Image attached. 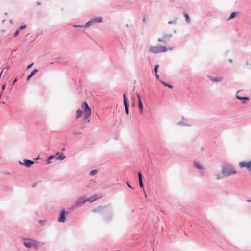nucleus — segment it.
Segmentation results:
<instances>
[{
	"mask_svg": "<svg viewBox=\"0 0 251 251\" xmlns=\"http://www.w3.org/2000/svg\"><path fill=\"white\" fill-rule=\"evenodd\" d=\"M46 222V221L45 220H39V223L41 224L42 225H44V224Z\"/></svg>",
	"mask_w": 251,
	"mask_h": 251,
	"instance_id": "obj_39",
	"label": "nucleus"
},
{
	"mask_svg": "<svg viewBox=\"0 0 251 251\" xmlns=\"http://www.w3.org/2000/svg\"><path fill=\"white\" fill-rule=\"evenodd\" d=\"M17 81V78H16L13 81V83L12 84V86H13L14 84L16 83V82Z\"/></svg>",
	"mask_w": 251,
	"mask_h": 251,
	"instance_id": "obj_44",
	"label": "nucleus"
},
{
	"mask_svg": "<svg viewBox=\"0 0 251 251\" xmlns=\"http://www.w3.org/2000/svg\"><path fill=\"white\" fill-rule=\"evenodd\" d=\"M73 134L74 135H80V134H81V132L74 131L73 132Z\"/></svg>",
	"mask_w": 251,
	"mask_h": 251,
	"instance_id": "obj_37",
	"label": "nucleus"
},
{
	"mask_svg": "<svg viewBox=\"0 0 251 251\" xmlns=\"http://www.w3.org/2000/svg\"><path fill=\"white\" fill-rule=\"evenodd\" d=\"M97 172L98 170L97 169L92 170L89 172V175L90 176H94L97 173Z\"/></svg>",
	"mask_w": 251,
	"mask_h": 251,
	"instance_id": "obj_31",
	"label": "nucleus"
},
{
	"mask_svg": "<svg viewBox=\"0 0 251 251\" xmlns=\"http://www.w3.org/2000/svg\"><path fill=\"white\" fill-rule=\"evenodd\" d=\"M155 77H156V78L157 80H158L159 81L160 80L159 79V75H158V74H155Z\"/></svg>",
	"mask_w": 251,
	"mask_h": 251,
	"instance_id": "obj_41",
	"label": "nucleus"
},
{
	"mask_svg": "<svg viewBox=\"0 0 251 251\" xmlns=\"http://www.w3.org/2000/svg\"><path fill=\"white\" fill-rule=\"evenodd\" d=\"M239 91L237 92L236 97L237 99L241 100L242 102L244 104L246 103L247 101L249 100V99L248 97H241L238 95V93Z\"/></svg>",
	"mask_w": 251,
	"mask_h": 251,
	"instance_id": "obj_13",
	"label": "nucleus"
},
{
	"mask_svg": "<svg viewBox=\"0 0 251 251\" xmlns=\"http://www.w3.org/2000/svg\"><path fill=\"white\" fill-rule=\"evenodd\" d=\"M246 65H248V62H247L246 63Z\"/></svg>",
	"mask_w": 251,
	"mask_h": 251,
	"instance_id": "obj_64",
	"label": "nucleus"
},
{
	"mask_svg": "<svg viewBox=\"0 0 251 251\" xmlns=\"http://www.w3.org/2000/svg\"><path fill=\"white\" fill-rule=\"evenodd\" d=\"M177 23V19H176L173 21H170L168 22V24H176Z\"/></svg>",
	"mask_w": 251,
	"mask_h": 251,
	"instance_id": "obj_32",
	"label": "nucleus"
},
{
	"mask_svg": "<svg viewBox=\"0 0 251 251\" xmlns=\"http://www.w3.org/2000/svg\"><path fill=\"white\" fill-rule=\"evenodd\" d=\"M127 186L130 188H131L132 189H133L134 188L129 184L128 182H127Z\"/></svg>",
	"mask_w": 251,
	"mask_h": 251,
	"instance_id": "obj_46",
	"label": "nucleus"
},
{
	"mask_svg": "<svg viewBox=\"0 0 251 251\" xmlns=\"http://www.w3.org/2000/svg\"><path fill=\"white\" fill-rule=\"evenodd\" d=\"M208 78L212 81L218 82L221 81L223 80V78L221 77H212V76H208Z\"/></svg>",
	"mask_w": 251,
	"mask_h": 251,
	"instance_id": "obj_15",
	"label": "nucleus"
},
{
	"mask_svg": "<svg viewBox=\"0 0 251 251\" xmlns=\"http://www.w3.org/2000/svg\"><path fill=\"white\" fill-rule=\"evenodd\" d=\"M158 42H163L164 44H166V41H165L164 39L162 38H158Z\"/></svg>",
	"mask_w": 251,
	"mask_h": 251,
	"instance_id": "obj_36",
	"label": "nucleus"
},
{
	"mask_svg": "<svg viewBox=\"0 0 251 251\" xmlns=\"http://www.w3.org/2000/svg\"><path fill=\"white\" fill-rule=\"evenodd\" d=\"M237 15V13L236 12H233L231 13L229 18L228 19V20L232 19L236 17Z\"/></svg>",
	"mask_w": 251,
	"mask_h": 251,
	"instance_id": "obj_26",
	"label": "nucleus"
},
{
	"mask_svg": "<svg viewBox=\"0 0 251 251\" xmlns=\"http://www.w3.org/2000/svg\"><path fill=\"white\" fill-rule=\"evenodd\" d=\"M86 202V199H85L84 197H80L76 201L75 203L79 208Z\"/></svg>",
	"mask_w": 251,
	"mask_h": 251,
	"instance_id": "obj_8",
	"label": "nucleus"
},
{
	"mask_svg": "<svg viewBox=\"0 0 251 251\" xmlns=\"http://www.w3.org/2000/svg\"><path fill=\"white\" fill-rule=\"evenodd\" d=\"M136 95H137V97L138 100V106H139L140 112L141 113H142L143 111V103L142 102L141 97L139 94L137 93Z\"/></svg>",
	"mask_w": 251,
	"mask_h": 251,
	"instance_id": "obj_11",
	"label": "nucleus"
},
{
	"mask_svg": "<svg viewBox=\"0 0 251 251\" xmlns=\"http://www.w3.org/2000/svg\"><path fill=\"white\" fill-rule=\"evenodd\" d=\"M93 23L92 19H90L85 25H83L84 28H87L90 27Z\"/></svg>",
	"mask_w": 251,
	"mask_h": 251,
	"instance_id": "obj_20",
	"label": "nucleus"
},
{
	"mask_svg": "<svg viewBox=\"0 0 251 251\" xmlns=\"http://www.w3.org/2000/svg\"><path fill=\"white\" fill-rule=\"evenodd\" d=\"M54 63V62H50V64H51V65H52V64H53Z\"/></svg>",
	"mask_w": 251,
	"mask_h": 251,
	"instance_id": "obj_55",
	"label": "nucleus"
},
{
	"mask_svg": "<svg viewBox=\"0 0 251 251\" xmlns=\"http://www.w3.org/2000/svg\"><path fill=\"white\" fill-rule=\"evenodd\" d=\"M36 4H37V5L40 6V5H41V3L40 2H39V1H37L36 2Z\"/></svg>",
	"mask_w": 251,
	"mask_h": 251,
	"instance_id": "obj_48",
	"label": "nucleus"
},
{
	"mask_svg": "<svg viewBox=\"0 0 251 251\" xmlns=\"http://www.w3.org/2000/svg\"><path fill=\"white\" fill-rule=\"evenodd\" d=\"M126 26L127 27H129L128 24H126Z\"/></svg>",
	"mask_w": 251,
	"mask_h": 251,
	"instance_id": "obj_53",
	"label": "nucleus"
},
{
	"mask_svg": "<svg viewBox=\"0 0 251 251\" xmlns=\"http://www.w3.org/2000/svg\"><path fill=\"white\" fill-rule=\"evenodd\" d=\"M67 213V211H65V209H62L59 212L58 221L61 223H65L66 221Z\"/></svg>",
	"mask_w": 251,
	"mask_h": 251,
	"instance_id": "obj_5",
	"label": "nucleus"
},
{
	"mask_svg": "<svg viewBox=\"0 0 251 251\" xmlns=\"http://www.w3.org/2000/svg\"><path fill=\"white\" fill-rule=\"evenodd\" d=\"M10 23L12 24V23H13V21H12V20H10Z\"/></svg>",
	"mask_w": 251,
	"mask_h": 251,
	"instance_id": "obj_52",
	"label": "nucleus"
},
{
	"mask_svg": "<svg viewBox=\"0 0 251 251\" xmlns=\"http://www.w3.org/2000/svg\"><path fill=\"white\" fill-rule=\"evenodd\" d=\"M145 20H146V19H145V18H144L143 19V21L144 22H145Z\"/></svg>",
	"mask_w": 251,
	"mask_h": 251,
	"instance_id": "obj_59",
	"label": "nucleus"
},
{
	"mask_svg": "<svg viewBox=\"0 0 251 251\" xmlns=\"http://www.w3.org/2000/svg\"><path fill=\"white\" fill-rule=\"evenodd\" d=\"M247 201L248 202H251V200H247Z\"/></svg>",
	"mask_w": 251,
	"mask_h": 251,
	"instance_id": "obj_56",
	"label": "nucleus"
},
{
	"mask_svg": "<svg viewBox=\"0 0 251 251\" xmlns=\"http://www.w3.org/2000/svg\"><path fill=\"white\" fill-rule=\"evenodd\" d=\"M201 151H203L204 150V148H201Z\"/></svg>",
	"mask_w": 251,
	"mask_h": 251,
	"instance_id": "obj_60",
	"label": "nucleus"
},
{
	"mask_svg": "<svg viewBox=\"0 0 251 251\" xmlns=\"http://www.w3.org/2000/svg\"><path fill=\"white\" fill-rule=\"evenodd\" d=\"M167 51V49L163 46H150L149 48V52L153 53H159L165 52Z\"/></svg>",
	"mask_w": 251,
	"mask_h": 251,
	"instance_id": "obj_3",
	"label": "nucleus"
},
{
	"mask_svg": "<svg viewBox=\"0 0 251 251\" xmlns=\"http://www.w3.org/2000/svg\"><path fill=\"white\" fill-rule=\"evenodd\" d=\"M65 150V148H63L62 149V151H64Z\"/></svg>",
	"mask_w": 251,
	"mask_h": 251,
	"instance_id": "obj_61",
	"label": "nucleus"
},
{
	"mask_svg": "<svg viewBox=\"0 0 251 251\" xmlns=\"http://www.w3.org/2000/svg\"><path fill=\"white\" fill-rule=\"evenodd\" d=\"M159 65L158 64H157L154 67V72L155 73V74H157V70H158V69L159 68Z\"/></svg>",
	"mask_w": 251,
	"mask_h": 251,
	"instance_id": "obj_35",
	"label": "nucleus"
},
{
	"mask_svg": "<svg viewBox=\"0 0 251 251\" xmlns=\"http://www.w3.org/2000/svg\"><path fill=\"white\" fill-rule=\"evenodd\" d=\"M123 102L124 105L125 107L126 113V114H129V103L128 100V99L126 96V94H124L123 95Z\"/></svg>",
	"mask_w": 251,
	"mask_h": 251,
	"instance_id": "obj_6",
	"label": "nucleus"
},
{
	"mask_svg": "<svg viewBox=\"0 0 251 251\" xmlns=\"http://www.w3.org/2000/svg\"><path fill=\"white\" fill-rule=\"evenodd\" d=\"M82 108L84 109L85 112H90L91 111V109L89 106L88 103L86 102H84L82 105Z\"/></svg>",
	"mask_w": 251,
	"mask_h": 251,
	"instance_id": "obj_16",
	"label": "nucleus"
},
{
	"mask_svg": "<svg viewBox=\"0 0 251 251\" xmlns=\"http://www.w3.org/2000/svg\"><path fill=\"white\" fill-rule=\"evenodd\" d=\"M93 23H99L103 21V18L102 17H98L95 18L91 19Z\"/></svg>",
	"mask_w": 251,
	"mask_h": 251,
	"instance_id": "obj_17",
	"label": "nucleus"
},
{
	"mask_svg": "<svg viewBox=\"0 0 251 251\" xmlns=\"http://www.w3.org/2000/svg\"><path fill=\"white\" fill-rule=\"evenodd\" d=\"M39 245V243L38 241L33 240L32 247H34L35 249H36L38 248Z\"/></svg>",
	"mask_w": 251,
	"mask_h": 251,
	"instance_id": "obj_28",
	"label": "nucleus"
},
{
	"mask_svg": "<svg viewBox=\"0 0 251 251\" xmlns=\"http://www.w3.org/2000/svg\"><path fill=\"white\" fill-rule=\"evenodd\" d=\"M38 70L37 69H34L30 74V75L27 76V80H29L33 76V75L37 73Z\"/></svg>",
	"mask_w": 251,
	"mask_h": 251,
	"instance_id": "obj_19",
	"label": "nucleus"
},
{
	"mask_svg": "<svg viewBox=\"0 0 251 251\" xmlns=\"http://www.w3.org/2000/svg\"><path fill=\"white\" fill-rule=\"evenodd\" d=\"M5 68L8 70V69H9L10 68V66H7Z\"/></svg>",
	"mask_w": 251,
	"mask_h": 251,
	"instance_id": "obj_50",
	"label": "nucleus"
},
{
	"mask_svg": "<svg viewBox=\"0 0 251 251\" xmlns=\"http://www.w3.org/2000/svg\"><path fill=\"white\" fill-rule=\"evenodd\" d=\"M37 182H35V183H34L33 184V185H32V187H33V188H35V187H36V186H37Z\"/></svg>",
	"mask_w": 251,
	"mask_h": 251,
	"instance_id": "obj_45",
	"label": "nucleus"
},
{
	"mask_svg": "<svg viewBox=\"0 0 251 251\" xmlns=\"http://www.w3.org/2000/svg\"><path fill=\"white\" fill-rule=\"evenodd\" d=\"M39 157L38 156V157L36 159V160L38 159H39Z\"/></svg>",
	"mask_w": 251,
	"mask_h": 251,
	"instance_id": "obj_62",
	"label": "nucleus"
},
{
	"mask_svg": "<svg viewBox=\"0 0 251 251\" xmlns=\"http://www.w3.org/2000/svg\"><path fill=\"white\" fill-rule=\"evenodd\" d=\"M172 37V35L171 34H165L163 37V39L165 41L166 44L169 41L170 39Z\"/></svg>",
	"mask_w": 251,
	"mask_h": 251,
	"instance_id": "obj_18",
	"label": "nucleus"
},
{
	"mask_svg": "<svg viewBox=\"0 0 251 251\" xmlns=\"http://www.w3.org/2000/svg\"><path fill=\"white\" fill-rule=\"evenodd\" d=\"M222 178V176L220 175H217L216 179L217 180L221 179Z\"/></svg>",
	"mask_w": 251,
	"mask_h": 251,
	"instance_id": "obj_40",
	"label": "nucleus"
},
{
	"mask_svg": "<svg viewBox=\"0 0 251 251\" xmlns=\"http://www.w3.org/2000/svg\"><path fill=\"white\" fill-rule=\"evenodd\" d=\"M2 104H4L5 103V101H2Z\"/></svg>",
	"mask_w": 251,
	"mask_h": 251,
	"instance_id": "obj_58",
	"label": "nucleus"
},
{
	"mask_svg": "<svg viewBox=\"0 0 251 251\" xmlns=\"http://www.w3.org/2000/svg\"><path fill=\"white\" fill-rule=\"evenodd\" d=\"M61 153H60V152H57L56 153V155L54 156H55V158L56 159L57 158V157L59 156L61 154Z\"/></svg>",
	"mask_w": 251,
	"mask_h": 251,
	"instance_id": "obj_43",
	"label": "nucleus"
},
{
	"mask_svg": "<svg viewBox=\"0 0 251 251\" xmlns=\"http://www.w3.org/2000/svg\"><path fill=\"white\" fill-rule=\"evenodd\" d=\"M97 199V198L94 197H90L88 199H86V201H87V202L89 201L90 202H92L94 201L95 200H96Z\"/></svg>",
	"mask_w": 251,
	"mask_h": 251,
	"instance_id": "obj_29",
	"label": "nucleus"
},
{
	"mask_svg": "<svg viewBox=\"0 0 251 251\" xmlns=\"http://www.w3.org/2000/svg\"><path fill=\"white\" fill-rule=\"evenodd\" d=\"M20 164H21L23 165H25L27 167H30L31 165H32L34 163V161L28 159H25L24 160V162L22 163L19 162Z\"/></svg>",
	"mask_w": 251,
	"mask_h": 251,
	"instance_id": "obj_12",
	"label": "nucleus"
},
{
	"mask_svg": "<svg viewBox=\"0 0 251 251\" xmlns=\"http://www.w3.org/2000/svg\"><path fill=\"white\" fill-rule=\"evenodd\" d=\"M94 213H98L103 216V220L105 222H109L113 218L112 207L111 204L105 206H100L93 210Z\"/></svg>",
	"mask_w": 251,
	"mask_h": 251,
	"instance_id": "obj_1",
	"label": "nucleus"
},
{
	"mask_svg": "<svg viewBox=\"0 0 251 251\" xmlns=\"http://www.w3.org/2000/svg\"><path fill=\"white\" fill-rule=\"evenodd\" d=\"M229 62H230V63H232V59H230L229 60Z\"/></svg>",
	"mask_w": 251,
	"mask_h": 251,
	"instance_id": "obj_49",
	"label": "nucleus"
},
{
	"mask_svg": "<svg viewBox=\"0 0 251 251\" xmlns=\"http://www.w3.org/2000/svg\"><path fill=\"white\" fill-rule=\"evenodd\" d=\"M91 111H90V112H85L83 116V120L87 119L91 116Z\"/></svg>",
	"mask_w": 251,
	"mask_h": 251,
	"instance_id": "obj_22",
	"label": "nucleus"
},
{
	"mask_svg": "<svg viewBox=\"0 0 251 251\" xmlns=\"http://www.w3.org/2000/svg\"><path fill=\"white\" fill-rule=\"evenodd\" d=\"M19 30L18 29L14 33V37H16V36H17L19 35Z\"/></svg>",
	"mask_w": 251,
	"mask_h": 251,
	"instance_id": "obj_38",
	"label": "nucleus"
},
{
	"mask_svg": "<svg viewBox=\"0 0 251 251\" xmlns=\"http://www.w3.org/2000/svg\"><path fill=\"white\" fill-rule=\"evenodd\" d=\"M33 239L26 238L24 239L23 244L28 248H31L33 247Z\"/></svg>",
	"mask_w": 251,
	"mask_h": 251,
	"instance_id": "obj_10",
	"label": "nucleus"
},
{
	"mask_svg": "<svg viewBox=\"0 0 251 251\" xmlns=\"http://www.w3.org/2000/svg\"><path fill=\"white\" fill-rule=\"evenodd\" d=\"M55 156H54V155H51V156H50L48 158V159H47V164H50V163L51 162L50 161V160H52V159H54L55 158Z\"/></svg>",
	"mask_w": 251,
	"mask_h": 251,
	"instance_id": "obj_30",
	"label": "nucleus"
},
{
	"mask_svg": "<svg viewBox=\"0 0 251 251\" xmlns=\"http://www.w3.org/2000/svg\"><path fill=\"white\" fill-rule=\"evenodd\" d=\"M5 87H6V84H3L2 85V91L4 90L5 88Z\"/></svg>",
	"mask_w": 251,
	"mask_h": 251,
	"instance_id": "obj_47",
	"label": "nucleus"
},
{
	"mask_svg": "<svg viewBox=\"0 0 251 251\" xmlns=\"http://www.w3.org/2000/svg\"><path fill=\"white\" fill-rule=\"evenodd\" d=\"M78 208V207H77V206L75 205V203H74L73 205H72L69 208V211L70 212H73L74 211L75 209Z\"/></svg>",
	"mask_w": 251,
	"mask_h": 251,
	"instance_id": "obj_24",
	"label": "nucleus"
},
{
	"mask_svg": "<svg viewBox=\"0 0 251 251\" xmlns=\"http://www.w3.org/2000/svg\"><path fill=\"white\" fill-rule=\"evenodd\" d=\"M83 111L81 110L78 109L76 111V118H79L82 116Z\"/></svg>",
	"mask_w": 251,
	"mask_h": 251,
	"instance_id": "obj_25",
	"label": "nucleus"
},
{
	"mask_svg": "<svg viewBox=\"0 0 251 251\" xmlns=\"http://www.w3.org/2000/svg\"><path fill=\"white\" fill-rule=\"evenodd\" d=\"M33 64H34V63H32V64L29 65L27 67V69H29L30 68H31L32 67V66L33 65Z\"/></svg>",
	"mask_w": 251,
	"mask_h": 251,
	"instance_id": "obj_42",
	"label": "nucleus"
},
{
	"mask_svg": "<svg viewBox=\"0 0 251 251\" xmlns=\"http://www.w3.org/2000/svg\"><path fill=\"white\" fill-rule=\"evenodd\" d=\"M7 14H8V13H7V12H5V13H4V15H7Z\"/></svg>",
	"mask_w": 251,
	"mask_h": 251,
	"instance_id": "obj_54",
	"label": "nucleus"
},
{
	"mask_svg": "<svg viewBox=\"0 0 251 251\" xmlns=\"http://www.w3.org/2000/svg\"><path fill=\"white\" fill-rule=\"evenodd\" d=\"M239 166L241 168L246 167L248 170L251 171V160L248 162H246L245 161L240 162Z\"/></svg>",
	"mask_w": 251,
	"mask_h": 251,
	"instance_id": "obj_9",
	"label": "nucleus"
},
{
	"mask_svg": "<svg viewBox=\"0 0 251 251\" xmlns=\"http://www.w3.org/2000/svg\"><path fill=\"white\" fill-rule=\"evenodd\" d=\"M138 178H139V185L141 188H142L145 192L144 188V184L143 182V176L141 172H138Z\"/></svg>",
	"mask_w": 251,
	"mask_h": 251,
	"instance_id": "obj_14",
	"label": "nucleus"
},
{
	"mask_svg": "<svg viewBox=\"0 0 251 251\" xmlns=\"http://www.w3.org/2000/svg\"><path fill=\"white\" fill-rule=\"evenodd\" d=\"M74 28H84L83 25H73Z\"/></svg>",
	"mask_w": 251,
	"mask_h": 251,
	"instance_id": "obj_34",
	"label": "nucleus"
},
{
	"mask_svg": "<svg viewBox=\"0 0 251 251\" xmlns=\"http://www.w3.org/2000/svg\"><path fill=\"white\" fill-rule=\"evenodd\" d=\"M236 172L235 168L231 165H225L222 167V173L225 176H229Z\"/></svg>",
	"mask_w": 251,
	"mask_h": 251,
	"instance_id": "obj_2",
	"label": "nucleus"
},
{
	"mask_svg": "<svg viewBox=\"0 0 251 251\" xmlns=\"http://www.w3.org/2000/svg\"><path fill=\"white\" fill-rule=\"evenodd\" d=\"M65 158L66 156L63 153H61V154L59 156L57 157V158L55 159L56 160H62L64 159Z\"/></svg>",
	"mask_w": 251,
	"mask_h": 251,
	"instance_id": "obj_27",
	"label": "nucleus"
},
{
	"mask_svg": "<svg viewBox=\"0 0 251 251\" xmlns=\"http://www.w3.org/2000/svg\"><path fill=\"white\" fill-rule=\"evenodd\" d=\"M5 21H6V20H5V19H4V20H2V22L3 23H4L5 22Z\"/></svg>",
	"mask_w": 251,
	"mask_h": 251,
	"instance_id": "obj_51",
	"label": "nucleus"
},
{
	"mask_svg": "<svg viewBox=\"0 0 251 251\" xmlns=\"http://www.w3.org/2000/svg\"><path fill=\"white\" fill-rule=\"evenodd\" d=\"M159 81L162 84H163L165 86L168 87L170 89H172L173 88V86L170 84H168L166 82H165L162 80H159Z\"/></svg>",
	"mask_w": 251,
	"mask_h": 251,
	"instance_id": "obj_21",
	"label": "nucleus"
},
{
	"mask_svg": "<svg viewBox=\"0 0 251 251\" xmlns=\"http://www.w3.org/2000/svg\"><path fill=\"white\" fill-rule=\"evenodd\" d=\"M193 166L197 169L200 170V173L201 176H203L204 175V167L202 164L197 161H194L193 162Z\"/></svg>",
	"mask_w": 251,
	"mask_h": 251,
	"instance_id": "obj_7",
	"label": "nucleus"
},
{
	"mask_svg": "<svg viewBox=\"0 0 251 251\" xmlns=\"http://www.w3.org/2000/svg\"><path fill=\"white\" fill-rule=\"evenodd\" d=\"M2 92L1 93L0 95V98H1V96H2Z\"/></svg>",
	"mask_w": 251,
	"mask_h": 251,
	"instance_id": "obj_57",
	"label": "nucleus"
},
{
	"mask_svg": "<svg viewBox=\"0 0 251 251\" xmlns=\"http://www.w3.org/2000/svg\"><path fill=\"white\" fill-rule=\"evenodd\" d=\"M26 25L22 24L19 28V30H23L26 28Z\"/></svg>",
	"mask_w": 251,
	"mask_h": 251,
	"instance_id": "obj_33",
	"label": "nucleus"
},
{
	"mask_svg": "<svg viewBox=\"0 0 251 251\" xmlns=\"http://www.w3.org/2000/svg\"><path fill=\"white\" fill-rule=\"evenodd\" d=\"M172 50V48H170L169 50Z\"/></svg>",
	"mask_w": 251,
	"mask_h": 251,
	"instance_id": "obj_63",
	"label": "nucleus"
},
{
	"mask_svg": "<svg viewBox=\"0 0 251 251\" xmlns=\"http://www.w3.org/2000/svg\"><path fill=\"white\" fill-rule=\"evenodd\" d=\"M183 14L184 17H185L186 22L188 24L190 23V18L189 17V15L186 12H184Z\"/></svg>",
	"mask_w": 251,
	"mask_h": 251,
	"instance_id": "obj_23",
	"label": "nucleus"
},
{
	"mask_svg": "<svg viewBox=\"0 0 251 251\" xmlns=\"http://www.w3.org/2000/svg\"><path fill=\"white\" fill-rule=\"evenodd\" d=\"M176 125L177 126H186V127H190L192 126V124L186 118L184 117H182L181 120L177 122Z\"/></svg>",
	"mask_w": 251,
	"mask_h": 251,
	"instance_id": "obj_4",
	"label": "nucleus"
}]
</instances>
